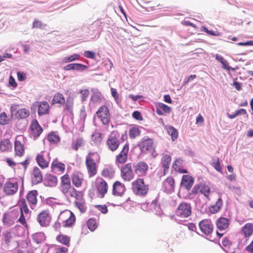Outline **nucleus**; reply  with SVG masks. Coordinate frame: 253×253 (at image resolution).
Instances as JSON below:
<instances>
[{"label": "nucleus", "instance_id": "0e129e2a", "mask_svg": "<svg viewBox=\"0 0 253 253\" xmlns=\"http://www.w3.org/2000/svg\"><path fill=\"white\" fill-rule=\"evenodd\" d=\"M75 205L80 210L82 213L85 212V208L82 203L76 202Z\"/></svg>", "mask_w": 253, "mask_h": 253}, {"label": "nucleus", "instance_id": "8fccbe9b", "mask_svg": "<svg viewBox=\"0 0 253 253\" xmlns=\"http://www.w3.org/2000/svg\"><path fill=\"white\" fill-rule=\"evenodd\" d=\"M88 68L87 65L81 64V63H76L75 70L79 72H84L86 71Z\"/></svg>", "mask_w": 253, "mask_h": 253}, {"label": "nucleus", "instance_id": "6ab92c4d", "mask_svg": "<svg viewBox=\"0 0 253 253\" xmlns=\"http://www.w3.org/2000/svg\"><path fill=\"white\" fill-rule=\"evenodd\" d=\"M97 191L100 195V198H103L108 191V184L103 179L100 178V181L98 183L97 187Z\"/></svg>", "mask_w": 253, "mask_h": 253}, {"label": "nucleus", "instance_id": "a878e982", "mask_svg": "<svg viewBox=\"0 0 253 253\" xmlns=\"http://www.w3.org/2000/svg\"><path fill=\"white\" fill-rule=\"evenodd\" d=\"M65 100L62 94L56 93L51 100V104H59L60 106L65 104Z\"/></svg>", "mask_w": 253, "mask_h": 253}, {"label": "nucleus", "instance_id": "c756f323", "mask_svg": "<svg viewBox=\"0 0 253 253\" xmlns=\"http://www.w3.org/2000/svg\"><path fill=\"white\" fill-rule=\"evenodd\" d=\"M72 181L76 187H80L82 185V179L78 172H74L72 174Z\"/></svg>", "mask_w": 253, "mask_h": 253}, {"label": "nucleus", "instance_id": "7c9ffc66", "mask_svg": "<svg viewBox=\"0 0 253 253\" xmlns=\"http://www.w3.org/2000/svg\"><path fill=\"white\" fill-rule=\"evenodd\" d=\"M32 239L36 243L40 244L45 240V237L43 232H38L32 235Z\"/></svg>", "mask_w": 253, "mask_h": 253}, {"label": "nucleus", "instance_id": "a18cd8bd", "mask_svg": "<svg viewBox=\"0 0 253 253\" xmlns=\"http://www.w3.org/2000/svg\"><path fill=\"white\" fill-rule=\"evenodd\" d=\"M241 114H247V111L245 109H240L239 110H237L235 112L234 114H228V117L231 119H232L236 117V116H237L238 115Z\"/></svg>", "mask_w": 253, "mask_h": 253}, {"label": "nucleus", "instance_id": "473e14b6", "mask_svg": "<svg viewBox=\"0 0 253 253\" xmlns=\"http://www.w3.org/2000/svg\"><path fill=\"white\" fill-rule=\"evenodd\" d=\"M12 145L8 139H3L0 142V150L5 151L11 148Z\"/></svg>", "mask_w": 253, "mask_h": 253}, {"label": "nucleus", "instance_id": "c9c22d12", "mask_svg": "<svg viewBox=\"0 0 253 253\" xmlns=\"http://www.w3.org/2000/svg\"><path fill=\"white\" fill-rule=\"evenodd\" d=\"M56 240L61 243L68 247L69 246L70 239L68 236L64 235H59L56 237Z\"/></svg>", "mask_w": 253, "mask_h": 253}, {"label": "nucleus", "instance_id": "79ce46f5", "mask_svg": "<svg viewBox=\"0 0 253 253\" xmlns=\"http://www.w3.org/2000/svg\"><path fill=\"white\" fill-rule=\"evenodd\" d=\"M87 225L88 229L93 231L97 228V224L95 219L90 218L87 221Z\"/></svg>", "mask_w": 253, "mask_h": 253}, {"label": "nucleus", "instance_id": "bf43d9fd", "mask_svg": "<svg viewBox=\"0 0 253 253\" xmlns=\"http://www.w3.org/2000/svg\"><path fill=\"white\" fill-rule=\"evenodd\" d=\"M132 117L136 120L142 121L143 117L141 115V113L138 111H135L132 113Z\"/></svg>", "mask_w": 253, "mask_h": 253}, {"label": "nucleus", "instance_id": "6e6d98bb", "mask_svg": "<svg viewBox=\"0 0 253 253\" xmlns=\"http://www.w3.org/2000/svg\"><path fill=\"white\" fill-rule=\"evenodd\" d=\"M222 67L228 71L232 70V71H235V68H232L229 66L227 60H224V61L221 63Z\"/></svg>", "mask_w": 253, "mask_h": 253}, {"label": "nucleus", "instance_id": "bb28decb", "mask_svg": "<svg viewBox=\"0 0 253 253\" xmlns=\"http://www.w3.org/2000/svg\"><path fill=\"white\" fill-rule=\"evenodd\" d=\"M166 129L168 134L171 136V139L174 141L178 137V132L177 130L171 126H166Z\"/></svg>", "mask_w": 253, "mask_h": 253}, {"label": "nucleus", "instance_id": "cd10ccee", "mask_svg": "<svg viewBox=\"0 0 253 253\" xmlns=\"http://www.w3.org/2000/svg\"><path fill=\"white\" fill-rule=\"evenodd\" d=\"M242 231L244 233L245 237H250L253 232V225L250 223L246 224L242 228Z\"/></svg>", "mask_w": 253, "mask_h": 253}, {"label": "nucleus", "instance_id": "f8f14e48", "mask_svg": "<svg viewBox=\"0 0 253 253\" xmlns=\"http://www.w3.org/2000/svg\"><path fill=\"white\" fill-rule=\"evenodd\" d=\"M129 145L128 143H126L123 147V148L120 153L117 156L116 159V163L121 164L125 163L127 159V156L128 152Z\"/></svg>", "mask_w": 253, "mask_h": 253}, {"label": "nucleus", "instance_id": "4d7b16f0", "mask_svg": "<svg viewBox=\"0 0 253 253\" xmlns=\"http://www.w3.org/2000/svg\"><path fill=\"white\" fill-rule=\"evenodd\" d=\"M21 209L22 210V211L24 212L26 214H28L29 212V209L28 208V206L27 205L26 201L25 199L22 200V203H21V207L20 208V211H21Z\"/></svg>", "mask_w": 253, "mask_h": 253}, {"label": "nucleus", "instance_id": "ea45409f", "mask_svg": "<svg viewBox=\"0 0 253 253\" xmlns=\"http://www.w3.org/2000/svg\"><path fill=\"white\" fill-rule=\"evenodd\" d=\"M2 222L4 225L8 227L11 226L13 223L11 217L6 213L3 215Z\"/></svg>", "mask_w": 253, "mask_h": 253}, {"label": "nucleus", "instance_id": "052dcab7", "mask_svg": "<svg viewBox=\"0 0 253 253\" xmlns=\"http://www.w3.org/2000/svg\"><path fill=\"white\" fill-rule=\"evenodd\" d=\"M95 207L100 211L102 213L105 214L108 212V209L106 205H95Z\"/></svg>", "mask_w": 253, "mask_h": 253}, {"label": "nucleus", "instance_id": "9b49d317", "mask_svg": "<svg viewBox=\"0 0 253 253\" xmlns=\"http://www.w3.org/2000/svg\"><path fill=\"white\" fill-rule=\"evenodd\" d=\"M194 182V178L190 175H183L180 183V186L182 188H185L189 190Z\"/></svg>", "mask_w": 253, "mask_h": 253}, {"label": "nucleus", "instance_id": "c03bdc74", "mask_svg": "<svg viewBox=\"0 0 253 253\" xmlns=\"http://www.w3.org/2000/svg\"><path fill=\"white\" fill-rule=\"evenodd\" d=\"M212 160L213 162L212 164V166L217 171L221 172L222 169L220 164L219 158L217 157H214Z\"/></svg>", "mask_w": 253, "mask_h": 253}, {"label": "nucleus", "instance_id": "5701e85b", "mask_svg": "<svg viewBox=\"0 0 253 253\" xmlns=\"http://www.w3.org/2000/svg\"><path fill=\"white\" fill-rule=\"evenodd\" d=\"M38 194L37 190H34L29 191L26 196L28 202L32 205L35 206L37 203V197Z\"/></svg>", "mask_w": 253, "mask_h": 253}, {"label": "nucleus", "instance_id": "f257e3e1", "mask_svg": "<svg viewBox=\"0 0 253 253\" xmlns=\"http://www.w3.org/2000/svg\"><path fill=\"white\" fill-rule=\"evenodd\" d=\"M141 153L146 154L148 152L151 153L153 158H156L157 154L156 153L155 148L153 147V140L148 136H144L138 144Z\"/></svg>", "mask_w": 253, "mask_h": 253}, {"label": "nucleus", "instance_id": "39448f33", "mask_svg": "<svg viewBox=\"0 0 253 253\" xmlns=\"http://www.w3.org/2000/svg\"><path fill=\"white\" fill-rule=\"evenodd\" d=\"M148 165L143 161L134 163L133 164V169L134 173L138 177H143L146 175L148 170Z\"/></svg>", "mask_w": 253, "mask_h": 253}, {"label": "nucleus", "instance_id": "4468645a", "mask_svg": "<svg viewBox=\"0 0 253 253\" xmlns=\"http://www.w3.org/2000/svg\"><path fill=\"white\" fill-rule=\"evenodd\" d=\"M126 191L124 184L119 181H116L113 185V194L115 196H122Z\"/></svg>", "mask_w": 253, "mask_h": 253}, {"label": "nucleus", "instance_id": "72a5a7b5", "mask_svg": "<svg viewBox=\"0 0 253 253\" xmlns=\"http://www.w3.org/2000/svg\"><path fill=\"white\" fill-rule=\"evenodd\" d=\"M115 170L112 167L104 169L102 172L101 175L104 177H107L110 179L113 178L114 176Z\"/></svg>", "mask_w": 253, "mask_h": 253}, {"label": "nucleus", "instance_id": "13d9d810", "mask_svg": "<svg viewBox=\"0 0 253 253\" xmlns=\"http://www.w3.org/2000/svg\"><path fill=\"white\" fill-rule=\"evenodd\" d=\"M67 250V249L65 247H60L54 248L50 252H51V253H65Z\"/></svg>", "mask_w": 253, "mask_h": 253}, {"label": "nucleus", "instance_id": "ddd939ff", "mask_svg": "<svg viewBox=\"0 0 253 253\" xmlns=\"http://www.w3.org/2000/svg\"><path fill=\"white\" fill-rule=\"evenodd\" d=\"M61 179V191L64 194L67 193L72 187L69 176L66 174L62 176Z\"/></svg>", "mask_w": 253, "mask_h": 253}, {"label": "nucleus", "instance_id": "680f3d73", "mask_svg": "<svg viewBox=\"0 0 253 253\" xmlns=\"http://www.w3.org/2000/svg\"><path fill=\"white\" fill-rule=\"evenodd\" d=\"M71 214L73 216V218L72 219L71 217H70L65 221V223L64 225V226L65 227H68V226H71L74 223V222L75 221V216H74V215L73 214V213H71Z\"/></svg>", "mask_w": 253, "mask_h": 253}, {"label": "nucleus", "instance_id": "c85d7f7f", "mask_svg": "<svg viewBox=\"0 0 253 253\" xmlns=\"http://www.w3.org/2000/svg\"><path fill=\"white\" fill-rule=\"evenodd\" d=\"M14 148L16 155L20 157L23 156L24 153V145L19 141H15Z\"/></svg>", "mask_w": 253, "mask_h": 253}, {"label": "nucleus", "instance_id": "4be33fe9", "mask_svg": "<svg viewBox=\"0 0 253 253\" xmlns=\"http://www.w3.org/2000/svg\"><path fill=\"white\" fill-rule=\"evenodd\" d=\"M216 224L219 230H223L228 227L229 220L227 218L220 217L217 220Z\"/></svg>", "mask_w": 253, "mask_h": 253}, {"label": "nucleus", "instance_id": "6e6552de", "mask_svg": "<svg viewBox=\"0 0 253 253\" xmlns=\"http://www.w3.org/2000/svg\"><path fill=\"white\" fill-rule=\"evenodd\" d=\"M119 137V134L118 132H113L109 135L107 141V144L111 151H114L118 149L120 145Z\"/></svg>", "mask_w": 253, "mask_h": 253}, {"label": "nucleus", "instance_id": "dca6fc26", "mask_svg": "<svg viewBox=\"0 0 253 253\" xmlns=\"http://www.w3.org/2000/svg\"><path fill=\"white\" fill-rule=\"evenodd\" d=\"M18 187L17 182H9L5 184L4 187V192L7 195H13L17 191Z\"/></svg>", "mask_w": 253, "mask_h": 253}, {"label": "nucleus", "instance_id": "412c9836", "mask_svg": "<svg viewBox=\"0 0 253 253\" xmlns=\"http://www.w3.org/2000/svg\"><path fill=\"white\" fill-rule=\"evenodd\" d=\"M43 151L41 152L40 153L37 155L36 160L39 166L42 169H43L48 167L49 163L47 162L43 157Z\"/></svg>", "mask_w": 253, "mask_h": 253}, {"label": "nucleus", "instance_id": "e2e57ef3", "mask_svg": "<svg viewBox=\"0 0 253 253\" xmlns=\"http://www.w3.org/2000/svg\"><path fill=\"white\" fill-rule=\"evenodd\" d=\"M111 95L115 100V101H117L119 99V95L116 90V89L114 88H111Z\"/></svg>", "mask_w": 253, "mask_h": 253}, {"label": "nucleus", "instance_id": "aec40b11", "mask_svg": "<svg viewBox=\"0 0 253 253\" xmlns=\"http://www.w3.org/2000/svg\"><path fill=\"white\" fill-rule=\"evenodd\" d=\"M48 214L46 211H42L39 213L37 217V220L42 226H46L48 225Z\"/></svg>", "mask_w": 253, "mask_h": 253}, {"label": "nucleus", "instance_id": "3c124183", "mask_svg": "<svg viewBox=\"0 0 253 253\" xmlns=\"http://www.w3.org/2000/svg\"><path fill=\"white\" fill-rule=\"evenodd\" d=\"M80 93L81 94V101L84 102L89 95V90L88 89H82L80 90Z\"/></svg>", "mask_w": 253, "mask_h": 253}, {"label": "nucleus", "instance_id": "09e8293b", "mask_svg": "<svg viewBox=\"0 0 253 253\" xmlns=\"http://www.w3.org/2000/svg\"><path fill=\"white\" fill-rule=\"evenodd\" d=\"M83 140L81 138L77 139L75 142L72 143V147L75 150H78L79 148L83 144Z\"/></svg>", "mask_w": 253, "mask_h": 253}, {"label": "nucleus", "instance_id": "603ef678", "mask_svg": "<svg viewBox=\"0 0 253 253\" xmlns=\"http://www.w3.org/2000/svg\"><path fill=\"white\" fill-rule=\"evenodd\" d=\"M46 25L44 24L42 21L35 19L33 23V28H42Z\"/></svg>", "mask_w": 253, "mask_h": 253}, {"label": "nucleus", "instance_id": "9d476101", "mask_svg": "<svg viewBox=\"0 0 253 253\" xmlns=\"http://www.w3.org/2000/svg\"><path fill=\"white\" fill-rule=\"evenodd\" d=\"M29 129L31 131V135L34 140H36L43 131L42 128L36 119L32 121Z\"/></svg>", "mask_w": 253, "mask_h": 253}, {"label": "nucleus", "instance_id": "58836bf2", "mask_svg": "<svg viewBox=\"0 0 253 253\" xmlns=\"http://www.w3.org/2000/svg\"><path fill=\"white\" fill-rule=\"evenodd\" d=\"M51 169L52 170L55 168H57L60 171H63L65 170V165L62 163L58 162L57 161H54L51 164Z\"/></svg>", "mask_w": 253, "mask_h": 253}, {"label": "nucleus", "instance_id": "2eb2a0df", "mask_svg": "<svg viewBox=\"0 0 253 253\" xmlns=\"http://www.w3.org/2000/svg\"><path fill=\"white\" fill-rule=\"evenodd\" d=\"M57 182V177L50 173H47L43 179L44 186L53 187L56 185Z\"/></svg>", "mask_w": 253, "mask_h": 253}, {"label": "nucleus", "instance_id": "f704fd0d", "mask_svg": "<svg viewBox=\"0 0 253 253\" xmlns=\"http://www.w3.org/2000/svg\"><path fill=\"white\" fill-rule=\"evenodd\" d=\"M80 57L79 54L75 53L68 56L64 57L62 60V62L64 63H69L78 60Z\"/></svg>", "mask_w": 253, "mask_h": 253}, {"label": "nucleus", "instance_id": "a211bd4d", "mask_svg": "<svg viewBox=\"0 0 253 253\" xmlns=\"http://www.w3.org/2000/svg\"><path fill=\"white\" fill-rule=\"evenodd\" d=\"M34 177L32 179L33 184H37L41 183L43 180L42 175L40 169L37 167H34L33 171Z\"/></svg>", "mask_w": 253, "mask_h": 253}, {"label": "nucleus", "instance_id": "37998d69", "mask_svg": "<svg viewBox=\"0 0 253 253\" xmlns=\"http://www.w3.org/2000/svg\"><path fill=\"white\" fill-rule=\"evenodd\" d=\"M158 107H159L164 112L166 113H170L171 111V109L169 106L161 102L157 103Z\"/></svg>", "mask_w": 253, "mask_h": 253}, {"label": "nucleus", "instance_id": "393cba45", "mask_svg": "<svg viewBox=\"0 0 253 253\" xmlns=\"http://www.w3.org/2000/svg\"><path fill=\"white\" fill-rule=\"evenodd\" d=\"M149 205L150 207L149 209L151 210V211H153L154 210L157 211V208H158V209H160V206L157 205V200L156 199L153 200L150 204L149 202L143 203L142 204V208L144 210L147 211L148 210V207Z\"/></svg>", "mask_w": 253, "mask_h": 253}, {"label": "nucleus", "instance_id": "49530a36", "mask_svg": "<svg viewBox=\"0 0 253 253\" xmlns=\"http://www.w3.org/2000/svg\"><path fill=\"white\" fill-rule=\"evenodd\" d=\"M3 236L5 244L7 246H9L12 238V237L11 235V232L10 231H7L5 233H3Z\"/></svg>", "mask_w": 253, "mask_h": 253}, {"label": "nucleus", "instance_id": "864d4df0", "mask_svg": "<svg viewBox=\"0 0 253 253\" xmlns=\"http://www.w3.org/2000/svg\"><path fill=\"white\" fill-rule=\"evenodd\" d=\"M200 192L205 197H208L210 192V189L208 186L204 185L201 187Z\"/></svg>", "mask_w": 253, "mask_h": 253}, {"label": "nucleus", "instance_id": "f03ea898", "mask_svg": "<svg viewBox=\"0 0 253 253\" xmlns=\"http://www.w3.org/2000/svg\"><path fill=\"white\" fill-rule=\"evenodd\" d=\"M132 190L138 196L144 197L146 195L149 190L148 185H146L143 178H138L132 183Z\"/></svg>", "mask_w": 253, "mask_h": 253}, {"label": "nucleus", "instance_id": "69168bd1", "mask_svg": "<svg viewBox=\"0 0 253 253\" xmlns=\"http://www.w3.org/2000/svg\"><path fill=\"white\" fill-rule=\"evenodd\" d=\"M17 75L19 81L22 82L26 78V74L23 72H18Z\"/></svg>", "mask_w": 253, "mask_h": 253}, {"label": "nucleus", "instance_id": "de8ad7c7", "mask_svg": "<svg viewBox=\"0 0 253 253\" xmlns=\"http://www.w3.org/2000/svg\"><path fill=\"white\" fill-rule=\"evenodd\" d=\"M9 120L7 119V116L5 112L0 114V124L5 125L9 123Z\"/></svg>", "mask_w": 253, "mask_h": 253}, {"label": "nucleus", "instance_id": "4c0bfd02", "mask_svg": "<svg viewBox=\"0 0 253 253\" xmlns=\"http://www.w3.org/2000/svg\"><path fill=\"white\" fill-rule=\"evenodd\" d=\"M140 134V130L136 127H132L129 129V136L130 138H135Z\"/></svg>", "mask_w": 253, "mask_h": 253}, {"label": "nucleus", "instance_id": "f3484780", "mask_svg": "<svg viewBox=\"0 0 253 253\" xmlns=\"http://www.w3.org/2000/svg\"><path fill=\"white\" fill-rule=\"evenodd\" d=\"M39 104V109L38 111V115L42 116L49 113V106L48 103L45 101H37Z\"/></svg>", "mask_w": 253, "mask_h": 253}, {"label": "nucleus", "instance_id": "2f4dec72", "mask_svg": "<svg viewBox=\"0 0 253 253\" xmlns=\"http://www.w3.org/2000/svg\"><path fill=\"white\" fill-rule=\"evenodd\" d=\"M29 111L25 108L19 109L15 113V118L17 119H25L29 116Z\"/></svg>", "mask_w": 253, "mask_h": 253}, {"label": "nucleus", "instance_id": "20e7f679", "mask_svg": "<svg viewBox=\"0 0 253 253\" xmlns=\"http://www.w3.org/2000/svg\"><path fill=\"white\" fill-rule=\"evenodd\" d=\"M191 209L190 204L182 202L178 206L176 210V214L179 217L183 218L188 217L191 214Z\"/></svg>", "mask_w": 253, "mask_h": 253}, {"label": "nucleus", "instance_id": "338daca9", "mask_svg": "<svg viewBox=\"0 0 253 253\" xmlns=\"http://www.w3.org/2000/svg\"><path fill=\"white\" fill-rule=\"evenodd\" d=\"M8 84L10 86L13 87H16L17 86L14 78L12 76H10L9 77Z\"/></svg>", "mask_w": 253, "mask_h": 253}, {"label": "nucleus", "instance_id": "1a4fd4ad", "mask_svg": "<svg viewBox=\"0 0 253 253\" xmlns=\"http://www.w3.org/2000/svg\"><path fill=\"white\" fill-rule=\"evenodd\" d=\"M133 171L131 164H126L121 169V176L125 180L130 181L134 177Z\"/></svg>", "mask_w": 253, "mask_h": 253}, {"label": "nucleus", "instance_id": "7ed1b4c3", "mask_svg": "<svg viewBox=\"0 0 253 253\" xmlns=\"http://www.w3.org/2000/svg\"><path fill=\"white\" fill-rule=\"evenodd\" d=\"M95 115L101 120L103 125H107L109 123L110 120V112L107 106H102L98 109L94 115V120H95Z\"/></svg>", "mask_w": 253, "mask_h": 253}, {"label": "nucleus", "instance_id": "e433bc0d", "mask_svg": "<svg viewBox=\"0 0 253 253\" xmlns=\"http://www.w3.org/2000/svg\"><path fill=\"white\" fill-rule=\"evenodd\" d=\"M47 139L50 143L55 144L60 140V137L58 135L55 134L53 132H51L47 136Z\"/></svg>", "mask_w": 253, "mask_h": 253}, {"label": "nucleus", "instance_id": "774afa93", "mask_svg": "<svg viewBox=\"0 0 253 253\" xmlns=\"http://www.w3.org/2000/svg\"><path fill=\"white\" fill-rule=\"evenodd\" d=\"M76 63H71L67 65L64 67V70L65 71L75 70Z\"/></svg>", "mask_w": 253, "mask_h": 253}, {"label": "nucleus", "instance_id": "a19ab883", "mask_svg": "<svg viewBox=\"0 0 253 253\" xmlns=\"http://www.w3.org/2000/svg\"><path fill=\"white\" fill-rule=\"evenodd\" d=\"M102 133L100 132H95L91 135V140L96 144H99L102 140Z\"/></svg>", "mask_w": 253, "mask_h": 253}, {"label": "nucleus", "instance_id": "0eeeda50", "mask_svg": "<svg viewBox=\"0 0 253 253\" xmlns=\"http://www.w3.org/2000/svg\"><path fill=\"white\" fill-rule=\"evenodd\" d=\"M199 228L201 231L207 236H210L213 231V224L210 219H203L199 223Z\"/></svg>", "mask_w": 253, "mask_h": 253}, {"label": "nucleus", "instance_id": "423d86ee", "mask_svg": "<svg viewBox=\"0 0 253 253\" xmlns=\"http://www.w3.org/2000/svg\"><path fill=\"white\" fill-rule=\"evenodd\" d=\"M91 155H92L93 156L95 155L96 156H98L94 153L90 152L86 157L85 165L88 170V172L90 176H92L96 174L97 169L94 160L91 158Z\"/></svg>", "mask_w": 253, "mask_h": 253}, {"label": "nucleus", "instance_id": "5fc2aeb1", "mask_svg": "<svg viewBox=\"0 0 253 253\" xmlns=\"http://www.w3.org/2000/svg\"><path fill=\"white\" fill-rule=\"evenodd\" d=\"M84 56L87 58L93 59L95 58V52L92 51L86 50L84 52Z\"/></svg>", "mask_w": 253, "mask_h": 253}, {"label": "nucleus", "instance_id": "b1692460", "mask_svg": "<svg viewBox=\"0 0 253 253\" xmlns=\"http://www.w3.org/2000/svg\"><path fill=\"white\" fill-rule=\"evenodd\" d=\"M171 158L169 155H165L161 159V164L164 168V173L165 174L167 172L169 166L171 162Z\"/></svg>", "mask_w": 253, "mask_h": 253}]
</instances>
